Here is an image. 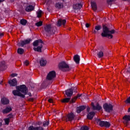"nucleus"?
Here are the masks:
<instances>
[{
  "instance_id": "1",
  "label": "nucleus",
  "mask_w": 130,
  "mask_h": 130,
  "mask_svg": "<svg viewBox=\"0 0 130 130\" xmlns=\"http://www.w3.org/2000/svg\"><path fill=\"white\" fill-rule=\"evenodd\" d=\"M16 90L12 91V93L14 96H19L22 98H25V95L28 94L29 96H31V93H28V88L25 85H21L16 86Z\"/></svg>"
},
{
  "instance_id": "2",
  "label": "nucleus",
  "mask_w": 130,
  "mask_h": 130,
  "mask_svg": "<svg viewBox=\"0 0 130 130\" xmlns=\"http://www.w3.org/2000/svg\"><path fill=\"white\" fill-rule=\"evenodd\" d=\"M114 33H115V30H114V29L110 30L107 26H104L101 35L102 37H108L109 38L111 39L113 37L112 34H114Z\"/></svg>"
},
{
  "instance_id": "3",
  "label": "nucleus",
  "mask_w": 130,
  "mask_h": 130,
  "mask_svg": "<svg viewBox=\"0 0 130 130\" xmlns=\"http://www.w3.org/2000/svg\"><path fill=\"white\" fill-rule=\"evenodd\" d=\"M33 46L35 47L38 46L37 48H34V50H35V51L41 52L42 47H43V42L41 40H36L33 43Z\"/></svg>"
},
{
  "instance_id": "4",
  "label": "nucleus",
  "mask_w": 130,
  "mask_h": 130,
  "mask_svg": "<svg viewBox=\"0 0 130 130\" xmlns=\"http://www.w3.org/2000/svg\"><path fill=\"white\" fill-rule=\"evenodd\" d=\"M58 68L62 72H66L70 69V65L66 61H62L59 64Z\"/></svg>"
},
{
  "instance_id": "5",
  "label": "nucleus",
  "mask_w": 130,
  "mask_h": 130,
  "mask_svg": "<svg viewBox=\"0 0 130 130\" xmlns=\"http://www.w3.org/2000/svg\"><path fill=\"white\" fill-rule=\"evenodd\" d=\"M45 31L48 34H54L55 33V28L51 27V25L48 24L45 27Z\"/></svg>"
},
{
  "instance_id": "6",
  "label": "nucleus",
  "mask_w": 130,
  "mask_h": 130,
  "mask_svg": "<svg viewBox=\"0 0 130 130\" xmlns=\"http://www.w3.org/2000/svg\"><path fill=\"white\" fill-rule=\"evenodd\" d=\"M103 108L106 112H111L113 110V106L110 104L106 103L103 105Z\"/></svg>"
},
{
  "instance_id": "7",
  "label": "nucleus",
  "mask_w": 130,
  "mask_h": 130,
  "mask_svg": "<svg viewBox=\"0 0 130 130\" xmlns=\"http://www.w3.org/2000/svg\"><path fill=\"white\" fill-rule=\"evenodd\" d=\"M96 120L98 121V123H99L100 126H105L106 127H109V126H110V123H109V122L104 121H101L99 119H96Z\"/></svg>"
},
{
  "instance_id": "8",
  "label": "nucleus",
  "mask_w": 130,
  "mask_h": 130,
  "mask_svg": "<svg viewBox=\"0 0 130 130\" xmlns=\"http://www.w3.org/2000/svg\"><path fill=\"white\" fill-rule=\"evenodd\" d=\"M56 75L55 72L51 71L48 74L47 79L49 80V81H51V80H53L55 78Z\"/></svg>"
},
{
  "instance_id": "9",
  "label": "nucleus",
  "mask_w": 130,
  "mask_h": 130,
  "mask_svg": "<svg viewBox=\"0 0 130 130\" xmlns=\"http://www.w3.org/2000/svg\"><path fill=\"white\" fill-rule=\"evenodd\" d=\"M30 41H31V39H28L25 40L24 41H22L20 43H18V46H24V45H26V44H29L30 43Z\"/></svg>"
},
{
  "instance_id": "10",
  "label": "nucleus",
  "mask_w": 130,
  "mask_h": 130,
  "mask_svg": "<svg viewBox=\"0 0 130 130\" xmlns=\"http://www.w3.org/2000/svg\"><path fill=\"white\" fill-rule=\"evenodd\" d=\"M130 121V116L126 115L123 117V122L127 125L128 122Z\"/></svg>"
},
{
  "instance_id": "11",
  "label": "nucleus",
  "mask_w": 130,
  "mask_h": 130,
  "mask_svg": "<svg viewBox=\"0 0 130 130\" xmlns=\"http://www.w3.org/2000/svg\"><path fill=\"white\" fill-rule=\"evenodd\" d=\"M75 119V115L74 113H71L69 114L67 116V118H66L67 121H72V120H74Z\"/></svg>"
},
{
  "instance_id": "12",
  "label": "nucleus",
  "mask_w": 130,
  "mask_h": 130,
  "mask_svg": "<svg viewBox=\"0 0 130 130\" xmlns=\"http://www.w3.org/2000/svg\"><path fill=\"white\" fill-rule=\"evenodd\" d=\"M66 23H67V20L65 19H60L57 21V26H58L59 27L61 26V25H62V26H64V25H66Z\"/></svg>"
},
{
  "instance_id": "13",
  "label": "nucleus",
  "mask_w": 130,
  "mask_h": 130,
  "mask_svg": "<svg viewBox=\"0 0 130 130\" xmlns=\"http://www.w3.org/2000/svg\"><path fill=\"white\" fill-rule=\"evenodd\" d=\"M91 106L93 110H101L102 109V107L99 105V104H96V105L95 106L94 103H92Z\"/></svg>"
},
{
  "instance_id": "14",
  "label": "nucleus",
  "mask_w": 130,
  "mask_h": 130,
  "mask_svg": "<svg viewBox=\"0 0 130 130\" xmlns=\"http://www.w3.org/2000/svg\"><path fill=\"white\" fill-rule=\"evenodd\" d=\"M9 84L12 87L17 86V79L14 78L13 80H11L9 81Z\"/></svg>"
},
{
  "instance_id": "15",
  "label": "nucleus",
  "mask_w": 130,
  "mask_h": 130,
  "mask_svg": "<svg viewBox=\"0 0 130 130\" xmlns=\"http://www.w3.org/2000/svg\"><path fill=\"white\" fill-rule=\"evenodd\" d=\"M66 95H67V97H72L73 96V89H67L65 91Z\"/></svg>"
},
{
  "instance_id": "16",
  "label": "nucleus",
  "mask_w": 130,
  "mask_h": 130,
  "mask_svg": "<svg viewBox=\"0 0 130 130\" xmlns=\"http://www.w3.org/2000/svg\"><path fill=\"white\" fill-rule=\"evenodd\" d=\"M11 111H12V107H7L5 109L3 110L2 112L4 114H6L11 112Z\"/></svg>"
},
{
  "instance_id": "17",
  "label": "nucleus",
  "mask_w": 130,
  "mask_h": 130,
  "mask_svg": "<svg viewBox=\"0 0 130 130\" xmlns=\"http://www.w3.org/2000/svg\"><path fill=\"white\" fill-rule=\"evenodd\" d=\"M1 103L4 105H7V104H9V103H10V101H9V99L4 98L1 100Z\"/></svg>"
},
{
  "instance_id": "18",
  "label": "nucleus",
  "mask_w": 130,
  "mask_h": 130,
  "mask_svg": "<svg viewBox=\"0 0 130 130\" xmlns=\"http://www.w3.org/2000/svg\"><path fill=\"white\" fill-rule=\"evenodd\" d=\"M86 109V106H82L77 108V113H80L81 111L83 110H85Z\"/></svg>"
},
{
  "instance_id": "19",
  "label": "nucleus",
  "mask_w": 130,
  "mask_h": 130,
  "mask_svg": "<svg viewBox=\"0 0 130 130\" xmlns=\"http://www.w3.org/2000/svg\"><path fill=\"white\" fill-rule=\"evenodd\" d=\"M28 130H44L42 127H34L33 126H30L28 128Z\"/></svg>"
},
{
  "instance_id": "20",
  "label": "nucleus",
  "mask_w": 130,
  "mask_h": 130,
  "mask_svg": "<svg viewBox=\"0 0 130 130\" xmlns=\"http://www.w3.org/2000/svg\"><path fill=\"white\" fill-rule=\"evenodd\" d=\"M80 56L79 55H75L74 56V60L76 62V63H80Z\"/></svg>"
},
{
  "instance_id": "21",
  "label": "nucleus",
  "mask_w": 130,
  "mask_h": 130,
  "mask_svg": "<svg viewBox=\"0 0 130 130\" xmlns=\"http://www.w3.org/2000/svg\"><path fill=\"white\" fill-rule=\"evenodd\" d=\"M82 7H83V5H82V4H77L73 6V9L74 10H80Z\"/></svg>"
},
{
  "instance_id": "22",
  "label": "nucleus",
  "mask_w": 130,
  "mask_h": 130,
  "mask_svg": "<svg viewBox=\"0 0 130 130\" xmlns=\"http://www.w3.org/2000/svg\"><path fill=\"white\" fill-rule=\"evenodd\" d=\"M94 115H95V112H90L87 114V117L88 119H92Z\"/></svg>"
},
{
  "instance_id": "23",
  "label": "nucleus",
  "mask_w": 130,
  "mask_h": 130,
  "mask_svg": "<svg viewBox=\"0 0 130 130\" xmlns=\"http://www.w3.org/2000/svg\"><path fill=\"white\" fill-rule=\"evenodd\" d=\"M34 10V6L31 5L27 6L25 8V11L26 12H31Z\"/></svg>"
},
{
  "instance_id": "24",
  "label": "nucleus",
  "mask_w": 130,
  "mask_h": 130,
  "mask_svg": "<svg viewBox=\"0 0 130 130\" xmlns=\"http://www.w3.org/2000/svg\"><path fill=\"white\" fill-rule=\"evenodd\" d=\"M40 63L41 66V67H44V66H46V63H47V61L46 60L44 59H41L40 61Z\"/></svg>"
},
{
  "instance_id": "25",
  "label": "nucleus",
  "mask_w": 130,
  "mask_h": 130,
  "mask_svg": "<svg viewBox=\"0 0 130 130\" xmlns=\"http://www.w3.org/2000/svg\"><path fill=\"white\" fill-rule=\"evenodd\" d=\"M97 55L99 58H101V57H103V56H104V52L103 51H100L98 53Z\"/></svg>"
},
{
  "instance_id": "26",
  "label": "nucleus",
  "mask_w": 130,
  "mask_h": 130,
  "mask_svg": "<svg viewBox=\"0 0 130 130\" xmlns=\"http://www.w3.org/2000/svg\"><path fill=\"white\" fill-rule=\"evenodd\" d=\"M91 8L93 11H96L97 10V6L96 5V3L95 2H91Z\"/></svg>"
},
{
  "instance_id": "27",
  "label": "nucleus",
  "mask_w": 130,
  "mask_h": 130,
  "mask_svg": "<svg viewBox=\"0 0 130 130\" xmlns=\"http://www.w3.org/2000/svg\"><path fill=\"white\" fill-rule=\"evenodd\" d=\"M55 7L57 8V9H61V8L63 7V5L60 3H56Z\"/></svg>"
},
{
  "instance_id": "28",
  "label": "nucleus",
  "mask_w": 130,
  "mask_h": 130,
  "mask_svg": "<svg viewBox=\"0 0 130 130\" xmlns=\"http://www.w3.org/2000/svg\"><path fill=\"white\" fill-rule=\"evenodd\" d=\"M20 24L23 26H25V25L27 24V20L25 19H21L20 20Z\"/></svg>"
},
{
  "instance_id": "29",
  "label": "nucleus",
  "mask_w": 130,
  "mask_h": 130,
  "mask_svg": "<svg viewBox=\"0 0 130 130\" xmlns=\"http://www.w3.org/2000/svg\"><path fill=\"white\" fill-rule=\"evenodd\" d=\"M17 52L19 54H23L24 53V49L22 48H19L17 50Z\"/></svg>"
},
{
  "instance_id": "30",
  "label": "nucleus",
  "mask_w": 130,
  "mask_h": 130,
  "mask_svg": "<svg viewBox=\"0 0 130 130\" xmlns=\"http://www.w3.org/2000/svg\"><path fill=\"white\" fill-rule=\"evenodd\" d=\"M38 18H41L42 16V11L41 10H39L37 12Z\"/></svg>"
},
{
  "instance_id": "31",
  "label": "nucleus",
  "mask_w": 130,
  "mask_h": 130,
  "mask_svg": "<svg viewBox=\"0 0 130 130\" xmlns=\"http://www.w3.org/2000/svg\"><path fill=\"white\" fill-rule=\"evenodd\" d=\"M42 24H43V22L42 21H39L36 23L35 25L36 26H37V27H41Z\"/></svg>"
},
{
  "instance_id": "32",
  "label": "nucleus",
  "mask_w": 130,
  "mask_h": 130,
  "mask_svg": "<svg viewBox=\"0 0 130 130\" xmlns=\"http://www.w3.org/2000/svg\"><path fill=\"white\" fill-rule=\"evenodd\" d=\"M71 100V98H65L62 101V102L63 103H68L69 102V101H70V100Z\"/></svg>"
},
{
  "instance_id": "33",
  "label": "nucleus",
  "mask_w": 130,
  "mask_h": 130,
  "mask_svg": "<svg viewBox=\"0 0 130 130\" xmlns=\"http://www.w3.org/2000/svg\"><path fill=\"white\" fill-rule=\"evenodd\" d=\"M4 121L6 124L9 125V124L10 123V118L4 119Z\"/></svg>"
},
{
  "instance_id": "34",
  "label": "nucleus",
  "mask_w": 130,
  "mask_h": 130,
  "mask_svg": "<svg viewBox=\"0 0 130 130\" xmlns=\"http://www.w3.org/2000/svg\"><path fill=\"white\" fill-rule=\"evenodd\" d=\"M102 28V27H101L100 25H98L95 27V29L96 30V31H99V30H101Z\"/></svg>"
},
{
  "instance_id": "35",
  "label": "nucleus",
  "mask_w": 130,
  "mask_h": 130,
  "mask_svg": "<svg viewBox=\"0 0 130 130\" xmlns=\"http://www.w3.org/2000/svg\"><path fill=\"white\" fill-rule=\"evenodd\" d=\"M49 124V121H45L43 122V126H47Z\"/></svg>"
},
{
  "instance_id": "36",
  "label": "nucleus",
  "mask_w": 130,
  "mask_h": 130,
  "mask_svg": "<svg viewBox=\"0 0 130 130\" xmlns=\"http://www.w3.org/2000/svg\"><path fill=\"white\" fill-rule=\"evenodd\" d=\"M81 130H89V127L87 126H84L81 127Z\"/></svg>"
},
{
  "instance_id": "37",
  "label": "nucleus",
  "mask_w": 130,
  "mask_h": 130,
  "mask_svg": "<svg viewBox=\"0 0 130 130\" xmlns=\"http://www.w3.org/2000/svg\"><path fill=\"white\" fill-rule=\"evenodd\" d=\"M77 99H78V96H75L74 98L72 99L71 103H74V102H76Z\"/></svg>"
},
{
  "instance_id": "38",
  "label": "nucleus",
  "mask_w": 130,
  "mask_h": 130,
  "mask_svg": "<svg viewBox=\"0 0 130 130\" xmlns=\"http://www.w3.org/2000/svg\"><path fill=\"white\" fill-rule=\"evenodd\" d=\"M24 66H29V61H28V60H25V61H24Z\"/></svg>"
},
{
  "instance_id": "39",
  "label": "nucleus",
  "mask_w": 130,
  "mask_h": 130,
  "mask_svg": "<svg viewBox=\"0 0 130 130\" xmlns=\"http://www.w3.org/2000/svg\"><path fill=\"white\" fill-rule=\"evenodd\" d=\"M17 76H18V74L16 73H13L11 75V77H12V78H14V77H17Z\"/></svg>"
},
{
  "instance_id": "40",
  "label": "nucleus",
  "mask_w": 130,
  "mask_h": 130,
  "mask_svg": "<svg viewBox=\"0 0 130 130\" xmlns=\"http://www.w3.org/2000/svg\"><path fill=\"white\" fill-rule=\"evenodd\" d=\"M48 102H49L50 103H53V100H52V99H49L48 100Z\"/></svg>"
},
{
  "instance_id": "41",
  "label": "nucleus",
  "mask_w": 130,
  "mask_h": 130,
  "mask_svg": "<svg viewBox=\"0 0 130 130\" xmlns=\"http://www.w3.org/2000/svg\"><path fill=\"white\" fill-rule=\"evenodd\" d=\"M126 103H130V97H129L126 100Z\"/></svg>"
},
{
  "instance_id": "42",
  "label": "nucleus",
  "mask_w": 130,
  "mask_h": 130,
  "mask_svg": "<svg viewBox=\"0 0 130 130\" xmlns=\"http://www.w3.org/2000/svg\"><path fill=\"white\" fill-rule=\"evenodd\" d=\"M113 2V0H107L108 4H110V3H112Z\"/></svg>"
},
{
  "instance_id": "43",
  "label": "nucleus",
  "mask_w": 130,
  "mask_h": 130,
  "mask_svg": "<svg viewBox=\"0 0 130 130\" xmlns=\"http://www.w3.org/2000/svg\"><path fill=\"white\" fill-rule=\"evenodd\" d=\"M85 26H86V28H89V27H90V24H89V23H86L85 24Z\"/></svg>"
},
{
  "instance_id": "44",
  "label": "nucleus",
  "mask_w": 130,
  "mask_h": 130,
  "mask_svg": "<svg viewBox=\"0 0 130 130\" xmlns=\"http://www.w3.org/2000/svg\"><path fill=\"white\" fill-rule=\"evenodd\" d=\"M87 111L88 112H89L90 111V107H87Z\"/></svg>"
},
{
  "instance_id": "45",
  "label": "nucleus",
  "mask_w": 130,
  "mask_h": 130,
  "mask_svg": "<svg viewBox=\"0 0 130 130\" xmlns=\"http://www.w3.org/2000/svg\"><path fill=\"white\" fill-rule=\"evenodd\" d=\"M4 36V34L0 32V37Z\"/></svg>"
},
{
  "instance_id": "46",
  "label": "nucleus",
  "mask_w": 130,
  "mask_h": 130,
  "mask_svg": "<svg viewBox=\"0 0 130 130\" xmlns=\"http://www.w3.org/2000/svg\"><path fill=\"white\" fill-rule=\"evenodd\" d=\"M8 116H9V117H10L11 118L13 117V115L10 114L8 115Z\"/></svg>"
},
{
  "instance_id": "47",
  "label": "nucleus",
  "mask_w": 130,
  "mask_h": 130,
  "mask_svg": "<svg viewBox=\"0 0 130 130\" xmlns=\"http://www.w3.org/2000/svg\"><path fill=\"white\" fill-rule=\"evenodd\" d=\"M3 84V80H1L0 81V85H2Z\"/></svg>"
},
{
  "instance_id": "48",
  "label": "nucleus",
  "mask_w": 130,
  "mask_h": 130,
  "mask_svg": "<svg viewBox=\"0 0 130 130\" xmlns=\"http://www.w3.org/2000/svg\"><path fill=\"white\" fill-rule=\"evenodd\" d=\"M33 100H34V99L33 98L30 99V101H33Z\"/></svg>"
},
{
  "instance_id": "49",
  "label": "nucleus",
  "mask_w": 130,
  "mask_h": 130,
  "mask_svg": "<svg viewBox=\"0 0 130 130\" xmlns=\"http://www.w3.org/2000/svg\"><path fill=\"white\" fill-rule=\"evenodd\" d=\"M101 49H102V50H103L104 49L103 48V47H100Z\"/></svg>"
},
{
  "instance_id": "50",
  "label": "nucleus",
  "mask_w": 130,
  "mask_h": 130,
  "mask_svg": "<svg viewBox=\"0 0 130 130\" xmlns=\"http://www.w3.org/2000/svg\"><path fill=\"white\" fill-rule=\"evenodd\" d=\"M76 97H77V98H78V97H81V95L78 94V96H77Z\"/></svg>"
},
{
  "instance_id": "51",
  "label": "nucleus",
  "mask_w": 130,
  "mask_h": 130,
  "mask_svg": "<svg viewBox=\"0 0 130 130\" xmlns=\"http://www.w3.org/2000/svg\"><path fill=\"white\" fill-rule=\"evenodd\" d=\"M3 125V124L2 123V122H0V126H2Z\"/></svg>"
},
{
  "instance_id": "52",
  "label": "nucleus",
  "mask_w": 130,
  "mask_h": 130,
  "mask_svg": "<svg viewBox=\"0 0 130 130\" xmlns=\"http://www.w3.org/2000/svg\"><path fill=\"white\" fill-rule=\"evenodd\" d=\"M5 0H0V3H2V2H4Z\"/></svg>"
},
{
  "instance_id": "53",
  "label": "nucleus",
  "mask_w": 130,
  "mask_h": 130,
  "mask_svg": "<svg viewBox=\"0 0 130 130\" xmlns=\"http://www.w3.org/2000/svg\"><path fill=\"white\" fill-rule=\"evenodd\" d=\"M76 90H77V88H74V92H76Z\"/></svg>"
},
{
  "instance_id": "54",
  "label": "nucleus",
  "mask_w": 130,
  "mask_h": 130,
  "mask_svg": "<svg viewBox=\"0 0 130 130\" xmlns=\"http://www.w3.org/2000/svg\"><path fill=\"white\" fill-rule=\"evenodd\" d=\"M128 112H130V108L128 109Z\"/></svg>"
},
{
  "instance_id": "55",
  "label": "nucleus",
  "mask_w": 130,
  "mask_h": 130,
  "mask_svg": "<svg viewBox=\"0 0 130 130\" xmlns=\"http://www.w3.org/2000/svg\"><path fill=\"white\" fill-rule=\"evenodd\" d=\"M93 33L96 34V30H94Z\"/></svg>"
},
{
  "instance_id": "56",
  "label": "nucleus",
  "mask_w": 130,
  "mask_h": 130,
  "mask_svg": "<svg viewBox=\"0 0 130 130\" xmlns=\"http://www.w3.org/2000/svg\"><path fill=\"white\" fill-rule=\"evenodd\" d=\"M54 112H56V110H54Z\"/></svg>"
},
{
  "instance_id": "57",
  "label": "nucleus",
  "mask_w": 130,
  "mask_h": 130,
  "mask_svg": "<svg viewBox=\"0 0 130 130\" xmlns=\"http://www.w3.org/2000/svg\"><path fill=\"white\" fill-rule=\"evenodd\" d=\"M0 130H3V128H1Z\"/></svg>"
},
{
  "instance_id": "58",
  "label": "nucleus",
  "mask_w": 130,
  "mask_h": 130,
  "mask_svg": "<svg viewBox=\"0 0 130 130\" xmlns=\"http://www.w3.org/2000/svg\"><path fill=\"white\" fill-rule=\"evenodd\" d=\"M124 1H129V0H124Z\"/></svg>"
}]
</instances>
